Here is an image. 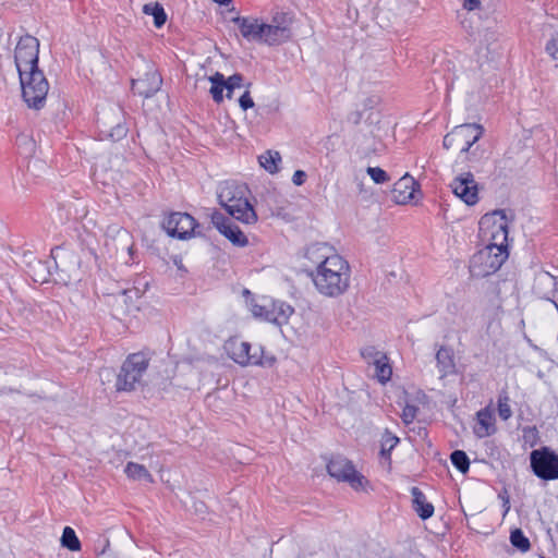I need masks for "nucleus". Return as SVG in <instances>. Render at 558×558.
Returning <instances> with one entry per match:
<instances>
[{"label":"nucleus","mask_w":558,"mask_h":558,"mask_svg":"<svg viewBox=\"0 0 558 558\" xmlns=\"http://www.w3.org/2000/svg\"><path fill=\"white\" fill-rule=\"evenodd\" d=\"M310 276L320 294L337 298L349 288L350 266L340 255H335L327 265L312 270Z\"/></svg>","instance_id":"f257e3e1"},{"label":"nucleus","mask_w":558,"mask_h":558,"mask_svg":"<svg viewBox=\"0 0 558 558\" xmlns=\"http://www.w3.org/2000/svg\"><path fill=\"white\" fill-rule=\"evenodd\" d=\"M250 191L245 184L234 181H225L218 187L219 204L234 219L250 225L257 221L253 205L248 202Z\"/></svg>","instance_id":"f03ea898"},{"label":"nucleus","mask_w":558,"mask_h":558,"mask_svg":"<svg viewBox=\"0 0 558 558\" xmlns=\"http://www.w3.org/2000/svg\"><path fill=\"white\" fill-rule=\"evenodd\" d=\"M149 362L150 356L145 352L141 351L129 354L117 375L116 390L118 392L135 391L142 385Z\"/></svg>","instance_id":"7ed1b4c3"},{"label":"nucleus","mask_w":558,"mask_h":558,"mask_svg":"<svg viewBox=\"0 0 558 558\" xmlns=\"http://www.w3.org/2000/svg\"><path fill=\"white\" fill-rule=\"evenodd\" d=\"M508 218L504 209L494 210L484 215L478 225L482 239L487 241L486 245H495L508 250Z\"/></svg>","instance_id":"20e7f679"},{"label":"nucleus","mask_w":558,"mask_h":558,"mask_svg":"<svg viewBox=\"0 0 558 558\" xmlns=\"http://www.w3.org/2000/svg\"><path fill=\"white\" fill-rule=\"evenodd\" d=\"M19 75L24 101L29 108L37 110L43 108L49 90V83L43 71L37 68Z\"/></svg>","instance_id":"39448f33"},{"label":"nucleus","mask_w":558,"mask_h":558,"mask_svg":"<svg viewBox=\"0 0 558 558\" xmlns=\"http://www.w3.org/2000/svg\"><path fill=\"white\" fill-rule=\"evenodd\" d=\"M509 256L508 250L495 245H485L473 255L470 264V271L476 277H487L496 272Z\"/></svg>","instance_id":"423d86ee"},{"label":"nucleus","mask_w":558,"mask_h":558,"mask_svg":"<svg viewBox=\"0 0 558 558\" xmlns=\"http://www.w3.org/2000/svg\"><path fill=\"white\" fill-rule=\"evenodd\" d=\"M484 129L476 123H465L456 126L442 141L446 149L457 148L461 153H469L471 147L482 137Z\"/></svg>","instance_id":"0eeeda50"},{"label":"nucleus","mask_w":558,"mask_h":558,"mask_svg":"<svg viewBox=\"0 0 558 558\" xmlns=\"http://www.w3.org/2000/svg\"><path fill=\"white\" fill-rule=\"evenodd\" d=\"M530 466L534 475L543 481L558 480V454L549 447L531 451Z\"/></svg>","instance_id":"6e6552de"},{"label":"nucleus","mask_w":558,"mask_h":558,"mask_svg":"<svg viewBox=\"0 0 558 558\" xmlns=\"http://www.w3.org/2000/svg\"><path fill=\"white\" fill-rule=\"evenodd\" d=\"M328 474L339 482L348 483L353 489L363 487L365 477L355 470L353 463L342 456L332 457L327 463Z\"/></svg>","instance_id":"1a4fd4ad"},{"label":"nucleus","mask_w":558,"mask_h":558,"mask_svg":"<svg viewBox=\"0 0 558 558\" xmlns=\"http://www.w3.org/2000/svg\"><path fill=\"white\" fill-rule=\"evenodd\" d=\"M39 40L31 35L22 36L15 47L14 61L19 73L38 68Z\"/></svg>","instance_id":"9d476101"},{"label":"nucleus","mask_w":558,"mask_h":558,"mask_svg":"<svg viewBox=\"0 0 558 558\" xmlns=\"http://www.w3.org/2000/svg\"><path fill=\"white\" fill-rule=\"evenodd\" d=\"M163 228L170 236L180 240L202 234L198 230L199 225L194 217L186 213H171L163 221Z\"/></svg>","instance_id":"9b49d317"},{"label":"nucleus","mask_w":558,"mask_h":558,"mask_svg":"<svg viewBox=\"0 0 558 558\" xmlns=\"http://www.w3.org/2000/svg\"><path fill=\"white\" fill-rule=\"evenodd\" d=\"M450 187L456 196L466 205H474L478 202V187L471 172L462 173L453 179Z\"/></svg>","instance_id":"f8f14e48"},{"label":"nucleus","mask_w":558,"mask_h":558,"mask_svg":"<svg viewBox=\"0 0 558 558\" xmlns=\"http://www.w3.org/2000/svg\"><path fill=\"white\" fill-rule=\"evenodd\" d=\"M121 110L114 109L111 113L105 114L98 120L100 133L113 142L120 141L128 134V128L122 121Z\"/></svg>","instance_id":"ddd939ff"},{"label":"nucleus","mask_w":558,"mask_h":558,"mask_svg":"<svg viewBox=\"0 0 558 558\" xmlns=\"http://www.w3.org/2000/svg\"><path fill=\"white\" fill-rule=\"evenodd\" d=\"M252 345L248 342H240L235 344L232 349L231 357L232 360L240 365H272L275 362V357L263 360L262 348H256L252 353Z\"/></svg>","instance_id":"4468645a"},{"label":"nucleus","mask_w":558,"mask_h":558,"mask_svg":"<svg viewBox=\"0 0 558 558\" xmlns=\"http://www.w3.org/2000/svg\"><path fill=\"white\" fill-rule=\"evenodd\" d=\"M162 78L155 69L148 70L143 77L132 80V90L145 98L154 96L161 87Z\"/></svg>","instance_id":"2eb2a0df"},{"label":"nucleus","mask_w":558,"mask_h":558,"mask_svg":"<svg viewBox=\"0 0 558 558\" xmlns=\"http://www.w3.org/2000/svg\"><path fill=\"white\" fill-rule=\"evenodd\" d=\"M533 292L539 299L555 302L557 294V279L548 271L541 270L535 274Z\"/></svg>","instance_id":"dca6fc26"},{"label":"nucleus","mask_w":558,"mask_h":558,"mask_svg":"<svg viewBox=\"0 0 558 558\" xmlns=\"http://www.w3.org/2000/svg\"><path fill=\"white\" fill-rule=\"evenodd\" d=\"M232 22L238 26L241 35L248 41H262L263 22L255 17L235 16Z\"/></svg>","instance_id":"f3484780"},{"label":"nucleus","mask_w":558,"mask_h":558,"mask_svg":"<svg viewBox=\"0 0 558 558\" xmlns=\"http://www.w3.org/2000/svg\"><path fill=\"white\" fill-rule=\"evenodd\" d=\"M335 255L332 247L328 244L313 243L306 247L304 257L315 267V269H320L322 266L327 265Z\"/></svg>","instance_id":"a211bd4d"},{"label":"nucleus","mask_w":558,"mask_h":558,"mask_svg":"<svg viewBox=\"0 0 558 558\" xmlns=\"http://www.w3.org/2000/svg\"><path fill=\"white\" fill-rule=\"evenodd\" d=\"M294 308L283 301H269V311L265 314V320L277 326L288 324Z\"/></svg>","instance_id":"6ab92c4d"},{"label":"nucleus","mask_w":558,"mask_h":558,"mask_svg":"<svg viewBox=\"0 0 558 558\" xmlns=\"http://www.w3.org/2000/svg\"><path fill=\"white\" fill-rule=\"evenodd\" d=\"M291 37L290 28L287 26L263 23L262 41L268 46L279 45L288 41Z\"/></svg>","instance_id":"aec40b11"},{"label":"nucleus","mask_w":558,"mask_h":558,"mask_svg":"<svg viewBox=\"0 0 558 558\" xmlns=\"http://www.w3.org/2000/svg\"><path fill=\"white\" fill-rule=\"evenodd\" d=\"M473 432L477 438H485L496 432L495 418L492 410L486 407L476 413V424Z\"/></svg>","instance_id":"412c9836"},{"label":"nucleus","mask_w":558,"mask_h":558,"mask_svg":"<svg viewBox=\"0 0 558 558\" xmlns=\"http://www.w3.org/2000/svg\"><path fill=\"white\" fill-rule=\"evenodd\" d=\"M412 509L422 519L427 520L434 514V506L429 502L425 494L416 486L411 488Z\"/></svg>","instance_id":"4be33fe9"},{"label":"nucleus","mask_w":558,"mask_h":558,"mask_svg":"<svg viewBox=\"0 0 558 558\" xmlns=\"http://www.w3.org/2000/svg\"><path fill=\"white\" fill-rule=\"evenodd\" d=\"M437 367L441 376L454 373V355L451 348L440 347L436 353Z\"/></svg>","instance_id":"5701e85b"},{"label":"nucleus","mask_w":558,"mask_h":558,"mask_svg":"<svg viewBox=\"0 0 558 558\" xmlns=\"http://www.w3.org/2000/svg\"><path fill=\"white\" fill-rule=\"evenodd\" d=\"M259 165L270 174L279 171L281 155L277 150H267L258 157Z\"/></svg>","instance_id":"b1692460"},{"label":"nucleus","mask_w":558,"mask_h":558,"mask_svg":"<svg viewBox=\"0 0 558 558\" xmlns=\"http://www.w3.org/2000/svg\"><path fill=\"white\" fill-rule=\"evenodd\" d=\"M211 83L209 93L216 104H220L223 100V90L226 86V77L222 73L216 72L208 77Z\"/></svg>","instance_id":"393cba45"},{"label":"nucleus","mask_w":558,"mask_h":558,"mask_svg":"<svg viewBox=\"0 0 558 558\" xmlns=\"http://www.w3.org/2000/svg\"><path fill=\"white\" fill-rule=\"evenodd\" d=\"M124 472L129 478L134 480V481L144 480L148 483H151L154 481L153 476L148 472V470L144 465L135 463V462H129L125 465Z\"/></svg>","instance_id":"a878e982"},{"label":"nucleus","mask_w":558,"mask_h":558,"mask_svg":"<svg viewBox=\"0 0 558 558\" xmlns=\"http://www.w3.org/2000/svg\"><path fill=\"white\" fill-rule=\"evenodd\" d=\"M221 234L225 235L235 246L244 247L248 244L246 235L233 222L225 230H221Z\"/></svg>","instance_id":"bb28decb"},{"label":"nucleus","mask_w":558,"mask_h":558,"mask_svg":"<svg viewBox=\"0 0 558 558\" xmlns=\"http://www.w3.org/2000/svg\"><path fill=\"white\" fill-rule=\"evenodd\" d=\"M375 366V377L380 383H386L391 378L392 368L388 363V359L386 355H380V357L376 359L374 362Z\"/></svg>","instance_id":"cd10ccee"},{"label":"nucleus","mask_w":558,"mask_h":558,"mask_svg":"<svg viewBox=\"0 0 558 558\" xmlns=\"http://www.w3.org/2000/svg\"><path fill=\"white\" fill-rule=\"evenodd\" d=\"M143 11L145 14L151 15L154 17V25L157 28H160L165 25L167 21V14L159 3L145 4Z\"/></svg>","instance_id":"c85d7f7f"},{"label":"nucleus","mask_w":558,"mask_h":558,"mask_svg":"<svg viewBox=\"0 0 558 558\" xmlns=\"http://www.w3.org/2000/svg\"><path fill=\"white\" fill-rule=\"evenodd\" d=\"M399 438L395 434L386 429L380 439V456L385 459H390L391 450L399 444Z\"/></svg>","instance_id":"c756f323"},{"label":"nucleus","mask_w":558,"mask_h":558,"mask_svg":"<svg viewBox=\"0 0 558 558\" xmlns=\"http://www.w3.org/2000/svg\"><path fill=\"white\" fill-rule=\"evenodd\" d=\"M61 545L72 551H77L81 549V542L72 527H64L61 536Z\"/></svg>","instance_id":"7c9ffc66"},{"label":"nucleus","mask_w":558,"mask_h":558,"mask_svg":"<svg viewBox=\"0 0 558 558\" xmlns=\"http://www.w3.org/2000/svg\"><path fill=\"white\" fill-rule=\"evenodd\" d=\"M450 460L453 466L461 473H468L470 469V459L463 450H454L450 454Z\"/></svg>","instance_id":"2f4dec72"},{"label":"nucleus","mask_w":558,"mask_h":558,"mask_svg":"<svg viewBox=\"0 0 558 558\" xmlns=\"http://www.w3.org/2000/svg\"><path fill=\"white\" fill-rule=\"evenodd\" d=\"M510 542L512 546L520 549L521 551H526L531 547L529 538L520 529H515L511 532Z\"/></svg>","instance_id":"473e14b6"},{"label":"nucleus","mask_w":558,"mask_h":558,"mask_svg":"<svg viewBox=\"0 0 558 558\" xmlns=\"http://www.w3.org/2000/svg\"><path fill=\"white\" fill-rule=\"evenodd\" d=\"M366 172L377 184H383L389 181L388 173L379 167H368Z\"/></svg>","instance_id":"72a5a7b5"},{"label":"nucleus","mask_w":558,"mask_h":558,"mask_svg":"<svg viewBox=\"0 0 558 558\" xmlns=\"http://www.w3.org/2000/svg\"><path fill=\"white\" fill-rule=\"evenodd\" d=\"M498 414L501 420L507 421L511 417L512 411L509 404L508 396H499L498 398Z\"/></svg>","instance_id":"f704fd0d"},{"label":"nucleus","mask_w":558,"mask_h":558,"mask_svg":"<svg viewBox=\"0 0 558 558\" xmlns=\"http://www.w3.org/2000/svg\"><path fill=\"white\" fill-rule=\"evenodd\" d=\"M211 222L220 233L221 230H225L232 223V221L228 217H226L223 214L219 211H214L211 214Z\"/></svg>","instance_id":"c9c22d12"},{"label":"nucleus","mask_w":558,"mask_h":558,"mask_svg":"<svg viewBox=\"0 0 558 558\" xmlns=\"http://www.w3.org/2000/svg\"><path fill=\"white\" fill-rule=\"evenodd\" d=\"M418 408L414 404L407 403L402 410L401 418L404 424L409 425L416 418Z\"/></svg>","instance_id":"e433bc0d"},{"label":"nucleus","mask_w":558,"mask_h":558,"mask_svg":"<svg viewBox=\"0 0 558 558\" xmlns=\"http://www.w3.org/2000/svg\"><path fill=\"white\" fill-rule=\"evenodd\" d=\"M407 182H408V180L405 178H403L399 182H397L395 184V187H393V191H392L393 194L402 193V187L403 186L407 187ZM412 194H413V192L410 191L407 195H402V196L401 195L400 196L395 195V198H396V201L398 203H404L407 199L412 198V196H413Z\"/></svg>","instance_id":"4c0bfd02"},{"label":"nucleus","mask_w":558,"mask_h":558,"mask_svg":"<svg viewBox=\"0 0 558 558\" xmlns=\"http://www.w3.org/2000/svg\"><path fill=\"white\" fill-rule=\"evenodd\" d=\"M239 105L243 111L254 107V101L248 90H245L244 94L240 97Z\"/></svg>","instance_id":"58836bf2"},{"label":"nucleus","mask_w":558,"mask_h":558,"mask_svg":"<svg viewBox=\"0 0 558 558\" xmlns=\"http://www.w3.org/2000/svg\"><path fill=\"white\" fill-rule=\"evenodd\" d=\"M252 314L255 317L262 318L265 320V314L269 311V302L266 304H254L252 305Z\"/></svg>","instance_id":"ea45409f"},{"label":"nucleus","mask_w":558,"mask_h":558,"mask_svg":"<svg viewBox=\"0 0 558 558\" xmlns=\"http://www.w3.org/2000/svg\"><path fill=\"white\" fill-rule=\"evenodd\" d=\"M291 23V20L290 17L288 16L287 13H277L274 17H272V25H280V26H287L289 27Z\"/></svg>","instance_id":"a19ab883"},{"label":"nucleus","mask_w":558,"mask_h":558,"mask_svg":"<svg viewBox=\"0 0 558 558\" xmlns=\"http://www.w3.org/2000/svg\"><path fill=\"white\" fill-rule=\"evenodd\" d=\"M547 53L555 60H558V40L553 38L546 44Z\"/></svg>","instance_id":"79ce46f5"},{"label":"nucleus","mask_w":558,"mask_h":558,"mask_svg":"<svg viewBox=\"0 0 558 558\" xmlns=\"http://www.w3.org/2000/svg\"><path fill=\"white\" fill-rule=\"evenodd\" d=\"M243 80L244 77L241 73H234L228 78H226L227 84L234 88H240L242 86Z\"/></svg>","instance_id":"37998d69"},{"label":"nucleus","mask_w":558,"mask_h":558,"mask_svg":"<svg viewBox=\"0 0 558 558\" xmlns=\"http://www.w3.org/2000/svg\"><path fill=\"white\" fill-rule=\"evenodd\" d=\"M306 178H307V174L303 170H296L293 173L292 182L296 186H300V185L304 184Z\"/></svg>","instance_id":"c03bdc74"},{"label":"nucleus","mask_w":558,"mask_h":558,"mask_svg":"<svg viewBox=\"0 0 558 558\" xmlns=\"http://www.w3.org/2000/svg\"><path fill=\"white\" fill-rule=\"evenodd\" d=\"M481 5V0H462V7L463 9L468 11H473L475 9H478Z\"/></svg>","instance_id":"a18cd8bd"},{"label":"nucleus","mask_w":558,"mask_h":558,"mask_svg":"<svg viewBox=\"0 0 558 558\" xmlns=\"http://www.w3.org/2000/svg\"><path fill=\"white\" fill-rule=\"evenodd\" d=\"M363 118V113L360 110L352 111L348 116V121L351 122L354 125H357Z\"/></svg>","instance_id":"49530a36"},{"label":"nucleus","mask_w":558,"mask_h":558,"mask_svg":"<svg viewBox=\"0 0 558 558\" xmlns=\"http://www.w3.org/2000/svg\"><path fill=\"white\" fill-rule=\"evenodd\" d=\"M504 508V517L509 512L510 510V498L507 492H505V502H502Z\"/></svg>","instance_id":"de8ad7c7"},{"label":"nucleus","mask_w":558,"mask_h":558,"mask_svg":"<svg viewBox=\"0 0 558 558\" xmlns=\"http://www.w3.org/2000/svg\"><path fill=\"white\" fill-rule=\"evenodd\" d=\"M225 89H226V92H227V93H226V97H227V98H229V99H230V98H232V94H233V90H234L235 88H234V87H232V86H230V85H228V84L226 83Z\"/></svg>","instance_id":"09e8293b"},{"label":"nucleus","mask_w":558,"mask_h":558,"mask_svg":"<svg viewBox=\"0 0 558 558\" xmlns=\"http://www.w3.org/2000/svg\"><path fill=\"white\" fill-rule=\"evenodd\" d=\"M523 432H524V437H526V436H527V434H533V435H535V434H536V428H535V427H525V428L523 429Z\"/></svg>","instance_id":"8fccbe9b"},{"label":"nucleus","mask_w":558,"mask_h":558,"mask_svg":"<svg viewBox=\"0 0 558 558\" xmlns=\"http://www.w3.org/2000/svg\"><path fill=\"white\" fill-rule=\"evenodd\" d=\"M216 3H219L221 5H227L231 2V0H213Z\"/></svg>","instance_id":"3c124183"},{"label":"nucleus","mask_w":558,"mask_h":558,"mask_svg":"<svg viewBox=\"0 0 558 558\" xmlns=\"http://www.w3.org/2000/svg\"><path fill=\"white\" fill-rule=\"evenodd\" d=\"M12 391H13L12 389L3 388V389L0 390V393H7V392H12Z\"/></svg>","instance_id":"603ef678"},{"label":"nucleus","mask_w":558,"mask_h":558,"mask_svg":"<svg viewBox=\"0 0 558 558\" xmlns=\"http://www.w3.org/2000/svg\"><path fill=\"white\" fill-rule=\"evenodd\" d=\"M499 498L502 500V502H505V493L504 494H499Z\"/></svg>","instance_id":"864d4df0"},{"label":"nucleus","mask_w":558,"mask_h":558,"mask_svg":"<svg viewBox=\"0 0 558 558\" xmlns=\"http://www.w3.org/2000/svg\"><path fill=\"white\" fill-rule=\"evenodd\" d=\"M101 556H102V557H105V556H106V550H102Z\"/></svg>","instance_id":"5fc2aeb1"}]
</instances>
